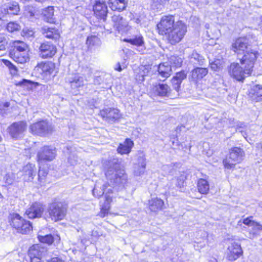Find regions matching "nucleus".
Returning a JSON list of instances; mask_svg holds the SVG:
<instances>
[{"mask_svg": "<svg viewBox=\"0 0 262 262\" xmlns=\"http://www.w3.org/2000/svg\"><path fill=\"white\" fill-rule=\"evenodd\" d=\"M256 58L257 56L255 52H247L246 54L239 58L241 63L242 65H245V69L243 70V68L238 63H232L229 68L230 75L237 81L243 80L246 74L248 75L251 74L253 65Z\"/></svg>", "mask_w": 262, "mask_h": 262, "instance_id": "f257e3e1", "label": "nucleus"}, {"mask_svg": "<svg viewBox=\"0 0 262 262\" xmlns=\"http://www.w3.org/2000/svg\"><path fill=\"white\" fill-rule=\"evenodd\" d=\"M105 176L110 181L109 185L122 184L126 180V176L124 174V171L120 170V161L117 158H111L108 160Z\"/></svg>", "mask_w": 262, "mask_h": 262, "instance_id": "f03ea898", "label": "nucleus"}, {"mask_svg": "<svg viewBox=\"0 0 262 262\" xmlns=\"http://www.w3.org/2000/svg\"><path fill=\"white\" fill-rule=\"evenodd\" d=\"M8 220L10 226L18 233L27 234L32 230L30 222L25 220L18 213H10Z\"/></svg>", "mask_w": 262, "mask_h": 262, "instance_id": "7ed1b4c3", "label": "nucleus"}, {"mask_svg": "<svg viewBox=\"0 0 262 262\" xmlns=\"http://www.w3.org/2000/svg\"><path fill=\"white\" fill-rule=\"evenodd\" d=\"M187 31L186 26L182 21H177L175 26L166 35L171 45L180 42Z\"/></svg>", "mask_w": 262, "mask_h": 262, "instance_id": "20e7f679", "label": "nucleus"}, {"mask_svg": "<svg viewBox=\"0 0 262 262\" xmlns=\"http://www.w3.org/2000/svg\"><path fill=\"white\" fill-rule=\"evenodd\" d=\"M244 155L243 149L237 147L232 148L229 157L223 160L224 167L227 169L233 168L236 163H240L243 160Z\"/></svg>", "mask_w": 262, "mask_h": 262, "instance_id": "39448f33", "label": "nucleus"}, {"mask_svg": "<svg viewBox=\"0 0 262 262\" xmlns=\"http://www.w3.org/2000/svg\"><path fill=\"white\" fill-rule=\"evenodd\" d=\"M67 205L60 202H55L50 204L48 207V212L52 219L54 221L62 220L66 215Z\"/></svg>", "mask_w": 262, "mask_h": 262, "instance_id": "423d86ee", "label": "nucleus"}, {"mask_svg": "<svg viewBox=\"0 0 262 262\" xmlns=\"http://www.w3.org/2000/svg\"><path fill=\"white\" fill-rule=\"evenodd\" d=\"M29 129L33 134L45 136L53 132V126L46 120L38 121L30 126Z\"/></svg>", "mask_w": 262, "mask_h": 262, "instance_id": "0eeeda50", "label": "nucleus"}, {"mask_svg": "<svg viewBox=\"0 0 262 262\" xmlns=\"http://www.w3.org/2000/svg\"><path fill=\"white\" fill-rule=\"evenodd\" d=\"M248 42L246 38L239 37L236 39L231 45V50L235 53L237 54L238 56L245 55L247 52H254L256 53L257 56V52L253 51L252 50L249 49Z\"/></svg>", "mask_w": 262, "mask_h": 262, "instance_id": "6e6552de", "label": "nucleus"}, {"mask_svg": "<svg viewBox=\"0 0 262 262\" xmlns=\"http://www.w3.org/2000/svg\"><path fill=\"white\" fill-rule=\"evenodd\" d=\"M175 24L173 16H163L157 25L159 34L166 35L175 26Z\"/></svg>", "mask_w": 262, "mask_h": 262, "instance_id": "1a4fd4ad", "label": "nucleus"}, {"mask_svg": "<svg viewBox=\"0 0 262 262\" xmlns=\"http://www.w3.org/2000/svg\"><path fill=\"white\" fill-rule=\"evenodd\" d=\"M243 223L248 226V237L250 239L257 237L262 232V226L251 220L250 218L248 217L244 219Z\"/></svg>", "mask_w": 262, "mask_h": 262, "instance_id": "9d476101", "label": "nucleus"}, {"mask_svg": "<svg viewBox=\"0 0 262 262\" xmlns=\"http://www.w3.org/2000/svg\"><path fill=\"white\" fill-rule=\"evenodd\" d=\"M26 128V123L24 121H19L13 123L8 127V129L10 135L13 138L18 139L23 136Z\"/></svg>", "mask_w": 262, "mask_h": 262, "instance_id": "9b49d317", "label": "nucleus"}, {"mask_svg": "<svg viewBox=\"0 0 262 262\" xmlns=\"http://www.w3.org/2000/svg\"><path fill=\"white\" fill-rule=\"evenodd\" d=\"M45 211V206L39 202H35L26 211V214L28 218L34 219L41 216Z\"/></svg>", "mask_w": 262, "mask_h": 262, "instance_id": "f8f14e48", "label": "nucleus"}, {"mask_svg": "<svg viewBox=\"0 0 262 262\" xmlns=\"http://www.w3.org/2000/svg\"><path fill=\"white\" fill-rule=\"evenodd\" d=\"M65 80L72 89H77L84 85L83 77L78 73H69Z\"/></svg>", "mask_w": 262, "mask_h": 262, "instance_id": "ddd939ff", "label": "nucleus"}, {"mask_svg": "<svg viewBox=\"0 0 262 262\" xmlns=\"http://www.w3.org/2000/svg\"><path fill=\"white\" fill-rule=\"evenodd\" d=\"M56 53V48L49 42L42 43L39 48V55L42 58H48L53 57Z\"/></svg>", "mask_w": 262, "mask_h": 262, "instance_id": "4468645a", "label": "nucleus"}, {"mask_svg": "<svg viewBox=\"0 0 262 262\" xmlns=\"http://www.w3.org/2000/svg\"><path fill=\"white\" fill-rule=\"evenodd\" d=\"M56 156L55 148L51 146H44L37 154L39 161H52Z\"/></svg>", "mask_w": 262, "mask_h": 262, "instance_id": "2eb2a0df", "label": "nucleus"}, {"mask_svg": "<svg viewBox=\"0 0 262 262\" xmlns=\"http://www.w3.org/2000/svg\"><path fill=\"white\" fill-rule=\"evenodd\" d=\"M93 11L95 16L105 21L107 14V7L104 2L96 1L93 5Z\"/></svg>", "mask_w": 262, "mask_h": 262, "instance_id": "dca6fc26", "label": "nucleus"}, {"mask_svg": "<svg viewBox=\"0 0 262 262\" xmlns=\"http://www.w3.org/2000/svg\"><path fill=\"white\" fill-rule=\"evenodd\" d=\"M100 115L102 118L108 122H115L120 117L119 110L114 108H107L100 112Z\"/></svg>", "mask_w": 262, "mask_h": 262, "instance_id": "f3484780", "label": "nucleus"}, {"mask_svg": "<svg viewBox=\"0 0 262 262\" xmlns=\"http://www.w3.org/2000/svg\"><path fill=\"white\" fill-rule=\"evenodd\" d=\"M54 69V64L51 62H41L35 68L43 78H48L53 73Z\"/></svg>", "mask_w": 262, "mask_h": 262, "instance_id": "a211bd4d", "label": "nucleus"}, {"mask_svg": "<svg viewBox=\"0 0 262 262\" xmlns=\"http://www.w3.org/2000/svg\"><path fill=\"white\" fill-rule=\"evenodd\" d=\"M152 92L155 96L161 97H168L170 96L171 89L167 84L159 83V84L153 85Z\"/></svg>", "mask_w": 262, "mask_h": 262, "instance_id": "6ab92c4d", "label": "nucleus"}, {"mask_svg": "<svg viewBox=\"0 0 262 262\" xmlns=\"http://www.w3.org/2000/svg\"><path fill=\"white\" fill-rule=\"evenodd\" d=\"M243 253L241 245L235 242H232L228 246L227 255L230 260H235Z\"/></svg>", "mask_w": 262, "mask_h": 262, "instance_id": "aec40b11", "label": "nucleus"}, {"mask_svg": "<svg viewBox=\"0 0 262 262\" xmlns=\"http://www.w3.org/2000/svg\"><path fill=\"white\" fill-rule=\"evenodd\" d=\"M187 73L185 71H181L177 72L175 76H174L171 80L172 86L173 89L179 92L180 90L181 84L183 80L186 78Z\"/></svg>", "mask_w": 262, "mask_h": 262, "instance_id": "412c9836", "label": "nucleus"}, {"mask_svg": "<svg viewBox=\"0 0 262 262\" xmlns=\"http://www.w3.org/2000/svg\"><path fill=\"white\" fill-rule=\"evenodd\" d=\"M23 179L26 181H31L36 173V168L33 164L28 163L23 168Z\"/></svg>", "mask_w": 262, "mask_h": 262, "instance_id": "4be33fe9", "label": "nucleus"}, {"mask_svg": "<svg viewBox=\"0 0 262 262\" xmlns=\"http://www.w3.org/2000/svg\"><path fill=\"white\" fill-rule=\"evenodd\" d=\"M42 34L47 38L57 40L59 38V33L58 29L55 28L43 26L41 28Z\"/></svg>", "mask_w": 262, "mask_h": 262, "instance_id": "5701e85b", "label": "nucleus"}, {"mask_svg": "<svg viewBox=\"0 0 262 262\" xmlns=\"http://www.w3.org/2000/svg\"><path fill=\"white\" fill-rule=\"evenodd\" d=\"M108 4L113 11L121 12L126 8L128 0H108Z\"/></svg>", "mask_w": 262, "mask_h": 262, "instance_id": "b1692460", "label": "nucleus"}, {"mask_svg": "<svg viewBox=\"0 0 262 262\" xmlns=\"http://www.w3.org/2000/svg\"><path fill=\"white\" fill-rule=\"evenodd\" d=\"M9 56L14 61L19 63H25L29 60V52L9 53Z\"/></svg>", "mask_w": 262, "mask_h": 262, "instance_id": "393cba45", "label": "nucleus"}, {"mask_svg": "<svg viewBox=\"0 0 262 262\" xmlns=\"http://www.w3.org/2000/svg\"><path fill=\"white\" fill-rule=\"evenodd\" d=\"M186 179V176L184 174H182L177 177H175L167 184L168 187L171 189L178 188L181 189L184 186V182Z\"/></svg>", "mask_w": 262, "mask_h": 262, "instance_id": "a878e982", "label": "nucleus"}, {"mask_svg": "<svg viewBox=\"0 0 262 262\" xmlns=\"http://www.w3.org/2000/svg\"><path fill=\"white\" fill-rule=\"evenodd\" d=\"M149 72L148 68L143 66L135 69L134 73L136 80L140 83L144 81L145 77L148 75Z\"/></svg>", "mask_w": 262, "mask_h": 262, "instance_id": "bb28decb", "label": "nucleus"}, {"mask_svg": "<svg viewBox=\"0 0 262 262\" xmlns=\"http://www.w3.org/2000/svg\"><path fill=\"white\" fill-rule=\"evenodd\" d=\"M28 45L24 41L15 40L13 42V45L9 53H16L20 52H29Z\"/></svg>", "mask_w": 262, "mask_h": 262, "instance_id": "cd10ccee", "label": "nucleus"}, {"mask_svg": "<svg viewBox=\"0 0 262 262\" xmlns=\"http://www.w3.org/2000/svg\"><path fill=\"white\" fill-rule=\"evenodd\" d=\"M111 78L110 76H100L95 77L93 80V83L95 85L99 86L102 89H107L110 86V81Z\"/></svg>", "mask_w": 262, "mask_h": 262, "instance_id": "c85d7f7f", "label": "nucleus"}, {"mask_svg": "<svg viewBox=\"0 0 262 262\" xmlns=\"http://www.w3.org/2000/svg\"><path fill=\"white\" fill-rule=\"evenodd\" d=\"M158 71L161 77L165 79L167 78L171 74V66L167 62L161 63L158 66Z\"/></svg>", "mask_w": 262, "mask_h": 262, "instance_id": "c756f323", "label": "nucleus"}, {"mask_svg": "<svg viewBox=\"0 0 262 262\" xmlns=\"http://www.w3.org/2000/svg\"><path fill=\"white\" fill-rule=\"evenodd\" d=\"M208 73V70L207 68H196L192 70L191 78L192 79L196 81L199 80H201L205 77Z\"/></svg>", "mask_w": 262, "mask_h": 262, "instance_id": "7c9ffc66", "label": "nucleus"}, {"mask_svg": "<svg viewBox=\"0 0 262 262\" xmlns=\"http://www.w3.org/2000/svg\"><path fill=\"white\" fill-rule=\"evenodd\" d=\"M133 145V142L129 139H126L123 143L120 144L117 148V151L121 155L128 154Z\"/></svg>", "mask_w": 262, "mask_h": 262, "instance_id": "2f4dec72", "label": "nucleus"}, {"mask_svg": "<svg viewBox=\"0 0 262 262\" xmlns=\"http://www.w3.org/2000/svg\"><path fill=\"white\" fill-rule=\"evenodd\" d=\"M250 96L253 100L256 102L262 100V86L258 84L254 85L251 89Z\"/></svg>", "mask_w": 262, "mask_h": 262, "instance_id": "473e14b6", "label": "nucleus"}, {"mask_svg": "<svg viewBox=\"0 0 262 262\" xmlns=\"http://www.w3.org/2000/svg\"><path fill=\"white\" fill-rule=\"evenodd\" d=\"M98 31L96 32L97 35H94L88 36L86 40V43L90 46H99L101 43L100 39L98 37V35L103 34V28L101 27L97 28Z\"/></svg>", "mask_w": 262, "mask_h": 262, "instance_id": "72a5a7b5", "label": "nucleus"}, {"mask_svg": "<svg viewBox=\"0 0 262 262\" xmlns=\"http://www.w3.org/2000/svg\"><path fill=\"white\" fill-rule=\"evenodd\" d=\"M149 208L151 211L156 212L161 210L164 205V202L161 199L155 198L149 201Z\"/></svg>", "mask_w": 262, "mask_h": 262, "instance_id": "f704fd0d", "label": "nucleus"}, {"mask_svg": "<svg viewBox=\"0 0 262 262\" xmlns=\"http://www.w3.org/2000/svg\"><path fill=\"white\" fill-rule=\"evenodd\" d=\"M124 41L138 47H142L144 44L143 37L141 34L126 38L124 39Z\"/></svg>", "mask_w": 262, "mask_h": 262, "instance_id": "c9c22d12", "label": "nucleus"}, {"mask_svg": "<svg viewBox=\"0 0 262 262\" xmlns=\"http://www.w3.org/2000/svg\"><path fill=\"white\" fill-rule=\"evenodd\" d=\"M42 252L39 249L38 246H34L29 250V255L31 260L35 259V261H41L42 256Z\"/></svg>", "mask_w": 262, "mask_h": 262, "instance_id": "e433bc0d", "label": "nucleus"}, {"mask_svg": "<svg viewBox=\"0 0 262 262\" xmlns=\"http://www.w3.org/2000/svg\"><path fill=\"white\" fill-rule=\"evenodd\" d=\"M205 60V58L195 51H193L190 56V61L194 65L203 66Z\"/></svg>", "mask_w": 262, "mask_h": 262, "instance_id": "4c0bfd02", "label": "nucleus"}, {"mask_svg": "<svg viewBox=\"0 0 262 262\" xmlns=\"http://www.w3.org/2000/svg\"><path fill=\"white\" fill-rule=\"evenodd\" d=\"M8 14L11 15H17L20 11L18 4L16 2L8 3L5 8Z\"/></svg>", "mask_w": 262, "mask_h": 262, "instance_id": "58836bf2", "label": "nucleus"}, {"mask_svg": "<svg viewBox=\"0 0 262 262\" xmlns=\"http://www.w3.org/2000/svg\"><path fill=\"white\" fill-rule=\"evenodd\" d=\"M64 152L70 153V156L68 157V162L71 165H74L77 163L78 157L76 154L74 152L73 148L72 147L66 146V147L64 148Z\"/></svg>", "mask_w": 262, "mask_h": 262, "instance_id": "ea45409f", "label": "nucleus"}, {"mask_svg": "<svg viewBox=\"0 0 262 262\" xmlns=\"http://www.w3.org/2000/svg\"><path fill=\"white\" fill-rule=\"evenodd\" d=\"M197 187L199 192L202 194H207L209 190V183L204 179H200L198 180Z\"/></svg>", "mask_w": 262, "mask_h": 262, "instance_id": "a19ab883", "label": "nucleus"}, {"mask_svg": "<svg viewBox=\"0 0 262 262\" xmlns=\"http://www.w3.org/2000/svg\"><path fill=\"white\" fill-rule=\"evenodd\" d=\"M140 163L141 164V166H134V173L136 176H140L143 174L145 171L146 166V161H144L143 159H141Z\"/></svg>", "mask_w": 262, "mask_h": 262, "instance_id": "79ce46f5", "label": "nucleus"}, {"mask_svg": "<svg viewBox=\"0 0 262 262\" xmlns=\"http://www.w3.org/2000/svg\"><path fill=\"white\" fill-rule=\"evenodd\" d=\"M45 19L50 23L54 22V9L53 7H48L45 9L43 12Z\"/></svg>", "mask_w": 262, "mask_h": 262, "instance_id": "37998d69", "label": "nucleus"}, {"mask_svg": "<svg viewBox=\"0 0 262 262\" xmlns=\"http://www.w3.org/2000/svg\"><path fill=\"white\" fill-rule=\"evenodd\" d=\"M169 63L174 67H180L181 66L183 60L178 56H171L169 59Z\"/></svg>", "mask_w": 262, "mask_h": 262, "instance_id": "c03bdc74", "label": "nucleus"}, {"mask_svg": "<svg viewBox=\"0 0 262 262\" xmlns=\"http://www.w3.org/2000/svg\"><path fill=\"white\" fill-rule=\"evenodd\" d=\"M112 20L114 23V26L119 31L123 24L122 17L119 15H114L112 17Z\"/></svg>", "mask_w": 262, "mask_h": 262, "instance_id": "a18cd8bd", "label": "nucleus"}, {"mask_svg": "<svg viewBox=\"0 0 262 262\" xmlns=\"http://www.w3.org/2000/svg\"><path fill=\"white\" fill-rule=\"evenodd\" d=\"M38 238L40 242L49 245L51 244L54 242L53 236L51 234H47L46 235L39 234L38 235Z\"/></svg>", "mask_w": 262, "mask_h": 262, "instance_id": "49530a36", "label": "nucleus"}, {"mask_svg": "<svg viewBox=\"0 0 262 262\" xmlns=\"http://www.w3.org/2000/svg\"><path fill=\"white\" fill-rule=\"evenodd\" d=\"M7 29L10 32H14L20 29V25L15 22H10L7 24Z\"/></svg>", "mask_w": 262, "mask_h": 262, "instance_id": "de8ad7c7", "label": "nucleus"}, {"mask_svg": "<svg viewBox=\"0 0 262 262\" xmlns=\"http://www.w3.org/2000/svg\"><path fill=\"white\" fill-rule=\"evenodd\" d=\"M107 187V186L106 184H104L102 186V188L100 190H99L97 188L96 186H95L92 191L94 196L97 198H99L104 193L105 189Z\"/></svg>", "mask_w": 262, "mask_h": 262, "instance_id": "09e8293b", "label": "nucleus"}, {"mask_svg": "<svg viewBox=\"0 0 262 262\" xmlns=\"http://www.w3.org/2000/svg\"><path fill=\"white\" fill-rule=\"evenodd\" d=\"M211 69L214 71H217L222 67V61L220 59H215L210 63Z\"/></svg>", "mask_w": 262, "mask_h": 262, "instance_id": "8fccbe9b", "label": "nucleus"}, {"mask_svg": "<svg viewBox=\"0 0 262 262\" xmlns=\"http://www.w3.org/2000/svg\"><path fill=\"white\" fill-rule=\"evenodd\" d=\"M4 63L10 69L11 74L12 75H15L17 73L16 67L13 65L10 61L7 60H4Z\"/></svg>", "mask_w": 262, "mask_h": 262, "instance_id": "3c124183", "label": "nucleus"}, {"mask_svg": "<svg viewBox=\"0 0 262 262\" xmlns=\"http://www.w3.org/2000/svg\"><path fill=\"white\" fill-rule=\"evenodd\" d=\"M7 45V41L6 36L3 34L0 33V50H5Z\"/></svg>", "mask_w": 262, "mask_h": 262, "instance_id": "603ef678", "label": "nucleus"}, {"mask_svg": "<svg viewBox=\"0 0 262 262\" xmlns=\"http://www.w3.org/2000/svg\"><path fill=\"white\" fill-rule=\"evenodd\" d=\"M48 172L45 169H39L38 173V180L40 183H43L45 177L47 176Z\"/></svg>", "mask_w": 262, "mask_h": 262, "instance_id": "864d4df0", "label": "nucleus"}, {"mask_svg": "<svg viewBox=\"0 0 262 262\" xmlns=\"http://www.w3.org/2000/svg\"><path fill=\"white\" fill-rule=\"evenodd\" d=\"M34 32L32 30L27 28L24 29L22 32V35L26 38H30L34 35Z\"/></svg>", "mask_w": 262, "mask_h": 262, "instance_id": "5fc2aeb1", "label": "nucleus"}, {"mask_svg": "<svg viewBox=\"0 0 262 262\" xmlns=\"http://www.w3.org/2000/svg\"><path fill=\"white\" fill-rule=\"evenodd\" d=\"M109 209L110 206L108 204L105 203L104 205H101V216H104L106 214H107Z\"/></svg>", "mask_w": 262, "mask_h": 262, "instance_id": "6e6d98bb", "label": "nucleus"}, {"mask_svg": "<svg viewBox=\"0 0 262 262\" xmlns=\"http://www.w3.org/2000/svg\"><path fill=\"white\" fill-rule=\"evenodd\" d=\"M167 0H154V4H155V6H157V5H159V6L157 7L158 9H162L163 5L166 3V2Z\"/></svg>", "mask_w": 262, "mask_h": 262, "instance_id": "4d7b16f0", "label": "nucleus"}, {"mask_svg": "<svg viewBox=\"0 0 262 262\" xmlns=\"http://www.w3.org/2000/svg\"><path fill=\"white\" fill-rule=\"evenodd\" d=\"M141 159H143L144 161H146V159L144 156L142 154H139L136 162L134 163V165H140L141 166V164L140 163Z\"/></svg>", "mask_w": 262, "mask_h": 262, "instance_id": "13d9d810", "label": "nucleus"}, {"mask_svg": "<svg viewBox=\"0 0 262 262\" xmlns=\"http://www.w3.org/2000/svg\"><path fill=\"white\" fill-rule=\"evenodd\" d=\"M10 106V103L6 102L0 103V114H3V111L5 110V108H7Z\"/></svg>", "mask_w": 262, "mask_h": 262, "instance_id": "bf43d9fd", "label": "nucleus"}, {"mask_svg": "<svg viewBox=\"0 0 262 262\" xmlns=\"http://www.w3.org/2000/svg\"><path fill=\"white\" fill-rule=\"evenodd\" d=\"M83 75H87L88 76H90L92 74L93 71L91 68L86 67L83 70Z\"/></svg>", "mask_w": 262, "mask_h": 262, "instance_id": "052dcab7", "label": "nucleus"}, {"mask_svg": "<svg viewBox=\"0 0 262 262\" xmlns=\"http://www.w3.org/2000/svg\"><path fill=\"white\" fill-rule=\"evenodd\" d=\"M6 183L8 185H11L13 183V180L9 175H6L5 177Z\"/></svg>", "mask_w": 262, "mask_h": 262, "instance_id": "680f3d73", "label": "nucleus"}, {"mask_svg": "<svg viewBox=\"0 0 262 262\" xmlns=\"http://www.w3.org/2000/svg\"><path fill=\"white\" fill-rule=\"evenodd\" d=\"M245 126V124L244 123H242V122L238 123L237 124V129H238L239 130V132H240L243 133V130H240V128H243Z\"/></svg>", "mask_w": 262, "mask_h": 262, "instance_id": "e2e57ef3", "label": "nucleus"}, {"mask_svg": "<svg viewBox=\"0 0 262 262\" xmlns=\"http://www.w3.org/2000/svg\"><path fill=\"white\" fill-rule=\"evenodd\" d=\"M47 262H63L62 260L58 257H53L50 260H48Z\"/></svg>", "mask_w": 262, "mask_h": 262, "instance_id": "0e129e2a", "label": "nucleus"}, {"mask_svg": "<svg viewBox=\"0 0 262 262\" xmlns=\"http://www.w3.org/2000/svg\"><path fill=\"white\" fill-rule=\"evenodd\" d=\"M115 69L116 70V71H121L122 70V69L121 68V66L120 65V64L119 63H118L116 65V67L115 68Z\"/></svg>", "mask_w": 262, "mask_h": 262, "instance_id": "69168bd1", "label": "nucleus"}, {"mask_svg": "<svg viewBox=\"0 0 262 262\" xmlns=\"http://www.w3.org/2000/svg\"><path fill=\"white\" fill-rule=\"evenodd\" d=\"M133 22L136 23L137 24L140 23V19L139 18H134L131 20Z\"/></svg>", "mask_w": 262, "mask_h": 262, "instance_id": "338daca9", "label": "nucleus"}, {"mask_svg": "<svg viewBox=\"0 0 262 262\" xmlns=\"http://www.w3.org/2000/svg\"><path fill=\"white\" fill-rule=\"evenodd\" d=\"M105 198H106V202L105 203V204L109 205V203L112 201V198L110 196H108V195L106 196Z\"/></svg>", "mask_w": 262, "mask_h": 262, "instance_id": "774afa93", "label": "nucleus"}]
</instances>
